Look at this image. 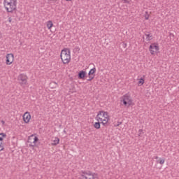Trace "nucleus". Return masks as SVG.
<instances>
[{
  "instance_id": "15",
  "label": "nucleus",
  "mask_w": 179,
  "mask_h": 179,
  "mask_svg": "<svg viewBox=\"0 0 179 179\" xmlns=\"http://www.w3.org/2000/svg\"><path fill=\"white\" fill-rule=\"evenodd\" d=\"M144 83H145V78H141L138 79V86H142L143 85Z\"/></svg>"
},
{
  "instance_id": "7",
  "label": "nucleus",
  "mask_w": 179,
  "mask_h": 179,
  "mask_svg": "<svg viewBox=\"0 0 179 179\" xmlns=\"http://www.w3.org/2000/svg\"><path fill=\"white\" fill-rule=\"evenodd\" d=\"M27 79L29 78L26 74L21 73L17 76V80L20 86H26L27 85Z\"/></svg>"
},
{
  "instance_id": "9",
  "label": "nucleus",
  "mask_w": 179,
  "mask_h": 179,
  "mask_svg": "<svg viewBox=\"0 0 179 179\" xmlns=\"http://www.w3.org/2000/svg\"><path fill=\"white\" fill-rule=\"evenodd\" d=\"M15 61V55L12 53H8L6 56V65H12Z\"/></svg>"
},
{
  "instance_id": "6",
  "label": "nucleus",
  "mask_w": 179,
  "mask_h": 179,
  "mask_svg": "<svg viewBox=\"0 0 179 179\" xmlns=\"http://www.w3.org/2000/svg\"><path fill=\"white\" fill-rule=\"evenodd\" d=\"M160 50V47L159 46L158 43H152L149 47V51L151 55H155V54H159Z\"/></svg>"
},
{
  "instance_id": "16",
  "label": "nucleus",
  "mask_w": 179,
  "mask_h": 179,
  "mask_svg": "<svg viewBox=\"0 0 179 179\" xmlns=\"http://www.w3.org/2000/svg\"><path fill=\"white\" fill-rule=\"evenodd\" d=\"M166 162V159L164 158H160L159 160H157L156 163L161 164L163 166L164 164V162Z\"/></svg>"
},
{
  "instance_id": "26",
  "label": "nucleus",
  "mask_w": 179,
  "mask_h": 179,
  "mask_svg": "<svg viewBox=\"0 0 179 179\" xmlns=\"http://www.w3.org/2000/svg\"><path fill=\"white\" fill-rule=\"evenodd\" d=\"M155 159H156V160H157V159H159V157H155Z\"/></svg>"
},
{
  "instance_id": "21",
  "label": "nucleus",
  "mask_w": 179,
  "mask_h": 179,
  "mask_svg": "<svg viewBox=\"0 0 179 179\" xmlns=\"http://www.w3.org/2000/svg\"><path fill=\"white\" fill-rule=\"evenodd\" d=\"M5 148L3 147V143L2 142H0V152H2L4 150Z\"/></svg>"
},
{
  "instance_id": "27",
  "label": "nucleus",
  "mask_w": 179,
  "mask_h": 179,
  "mask_svg": "<svg viewBox=\"0 0 179 179\" xmlns=\"http://www.w3.org/2000/svg\"><path fill=\"white\" fill-rule=\"evenodd\" d=\"M121 124V122L120 123H119V125Z\"/></svg>"
},
{
  "instance_id": "4",
  "label": "nucleus",
  "mask_w": 179,
  "mask_h": 179,
  "mask_svg": "<svg viewBox=\"0 0 179 179\" xmlns=\"http://www.w3.org/2000/svg\"><path fill=\"white\" fill-rule=\"evenodd\" d=\"M120 102L122 103V106L125 107H131V106H134V101L131 97V94H125L120 98Z\"/></svg>"
},
{
  "instance_id": "14",
  "label": "nucleus",
  "mask_w": 179,
  "mask_h": 179,
  "mask_svg": "<svg viewBox=\"0 0 179 179\" xmlns=\"http://www.w3.org/2000/svg\"><path fill=\"white\" fill-rule=\"evenodd\" d=\"M46 26L48 30H51V28L54 26V24L52 23V21L49 20L46 22Z\"/></svg>"
},
{
  "instance_id": "2",
  "label": "nucleus",
  "mask_w": 179,
  "mask_h": 179,
  "mask_svg": "<svg viewBox=\"0 0 179 179\" xmlns=\"http://www.w3.org/2000/svg\"><path fill=\"white\" fill-rule=\"evenodd\" d=\"M3 3L8 13H13L17 8V0H3Z\"/></svg>"
},
{
  "instance_id": "28",
  "label": "nucleus",
  "mask_w": 179,
  "mask_h": 179,
  "mask_svg": "<svg viewBox=\"0 0 179 179\" xmlns=\"http://www.w3.org/2000/svg\"><path fill=\"white\" fill-rule=\"evenodd\" d=\"M121 124V122L120 123H119V125Z\"/></svg>"
},
{
  "instance_id": "3",
  "label": "nucleus",
  "mask_w": 179,
  "mask_h": 179,
  "mask_svg": "<svg viewBox=\"0 0 179 179\" xmlns=\"http://www.w3.org/2000/svg\"><path fill=\"white\" fill-rule=\"evenodd\" d=\"M60 58L63 64H66L71 62V50L64 48L61 51Z\"/></svg>"
},
{
  "instance_id": "24",
  "label": "nucleus",
  "mask_w": 179,
  "mask_h": 179,
  "mask_svg": "<svg viewBox=\"0 0 179 179\" xmlns=\"http://www.w3.org/2000/svg\"><path fill=\"white\" fill-rule=\"evenodd\" d=\"M66 2H72V1H73V0H66Z\"/></svg>"
},
{
  "instance_id": "5",
  "label": "nucleus",
  "mask_w": 179,
  "mask_h": 179,
  "mask_svg": "<svg viewBox=\"0 0 179 179\" xmlns=\"http://www.w3.org/2000/svg\"><path fill=\"white\" fill-rule=\"evenodd\" d=\"M97 178V174L92 171L83 172L80 179H96Z\"/></svg>"
},
{
  "instance_id": "1",
  "label": "nucleus",
  "mask_w": 179,
  "mask_h": 179,
  "mask_svg": "<svg viewBox=\"0 0 179 179\" xmlns=\"http://www.w3.org/2000/svg\"><path fill=\"white\" fill-rule=\"evenodd\" d=\"M96 121L101 122L103 127H107L108 125V122H110V115L108 112L101 110L98 112L96 115Z\"/></svg>"
},
{
  "instance_id": "12",
  "label": "nucleus",
  "mask_w": 179,
  "mask_h": 179,
  "mask_svg": "<svg viewBox=\"0 0 179 179\" xmlns=\"http://www.w3.org/2000/svg\"><path fill=\"white\" fill-rule=\"evenodd\" d=\"M59 144V138L58 137H53L52 138V146H57V145Z\"/></svg>"
},
{
  "instance_id": "18",
  "label": "nucleus",
  "mask_w": 179,
  "mask_h": 179,
  "mask_svg": "<svg viewBox=\"0 0 179 179\" xmlns=\"http://www.w3.org/2000/svg\"><path fill=\"white\" fill-rule=\"evenodd\" d=\"M100 124H101V122H96L94 123V127L96 129H100Z\"/></svg>"
},
{
  "instance_id": "22",
  "label": "nucleus",
  "mask_w": 179,
  "mask_h": 179,
  "mask_svg": "<svg viewBox=\"0 0 179 179\" xmlns=\"http://www.w3.org/2000/svg\"><path fill=\"white\" fill-rule=\"evenodd\" d=\"M142 134H143V129H139L138 130V136H141V135H142Z\"/></svg>"
},
{
  "instance_id": "23",
  "label": "nucleus",
  "mask_w": 179,
  "mask_h": 179,
  "mask_svg": "<svg viewBox=\"0 0 179 179\" xmlns=\"http://www.w3.org/2000/svg\"><path fill=\"white\" fill-rule=\"evenodd\" d=\"M52 85H55V86H58V84L55 82H52L50 84V86L52 87Z\"/></svg>"
},
{
  "instance_id": "25",
  "label": "nucleus",
  "mask_w": 179,
  "mask_h": 179,
  "mask_svg": "<svg viewBox=\"0 0 179 179\" xmlns=\"http://www.w3.org/2000/svg\"><path fill=\"white\" fill-rule=\"evenodd\" d=\"M1 124H3V125H4V124H5V121L1 120Z\"/></svg>"
},
{
  "instance_id": "13",
  "label": "nucleus",
  "mask_w": 179,
  "mask_h": 179,
  "mask_svg": "<svg viewBox=\"0 0 179 179\" xmlns=\"http://www.w3.org/2000/svg\"><path fill=\"white\" fill-rule=\"evenodd\" d=\"M86 75H87L86 71H80L78 73V78L79 79H85Z\"/></svg>"
},
{
  "instance_id": "17",
  "label": "nucleus",
  "mask_w": 179,
  "mask_h": 179,
  "mask_svg": "<svg viewBox=\"0 0 179 179\" xmlns=\"http://www.w3.org/2000/svg\"><path fill=\"white\" fill-rule=\"evenodd\" d=\"M152 38L153 37L152 36V34H145V40L147 41H150V40H152Z\"/></svg>"
},
{
  "instance_id": "19",
  "label": "nucleus",
  "mask_w": 179,
  "mask_h": 179,
  "mask_svg": "<svg viewBox=\"0 0 179 179\" xmlns=\"http://www.w3.org/2000/svg\"><path fill=\"white\" fill-rule=\"evenodd\" d=\"M6 138V134L4 133L0 134V142H3V138Z\"/></svg>"
},
{
  "instance_id": "10",
  "label": "nucleus",
  "mask_w": 179,
  "mask_h": 179,
  "mask_svg": "<svg viewBox=\"0 0 179 179\" xmlns=\"http://www.w3.org/2000/svg\"><path fill=\"white\" fill-rule=\"evenodd\" d=\"M22 117L23 121L25 124H29V122H30V120H31V115H30L29 112H25Z\"/></svg>"
},
{
  "instance_id": "29",
  "label": "nucleus",
  "mask_w": 179,
  "mask_h": 179,
  "mask_svg": "<svg viewBox=\"0 0 179 179\" xmlns=\"http://www.w3.org/2000/svg\"><path fill=\"white\" fill-rule=\"evenodd\" d=\"M50 1H54V0H50Z\"/></svg>"
},
{
  "instance_id": "20",
  "label": "nucleus",
  "mask_w": 179,
  "mask_h": 179,
  "mask_svg": "<svg viewBox=\"0 0 179 179\" xmlns=\"http://www.w3.org/2000/svg\"><path fill=\"white\" fill-rule=\"evenodd\" d=\"M149 13H148V11L145 12V15H144V17L145 19V20H149Z\"/></svg>"
},
{
  "instance_id": "11",
  "label": "nucleus",
  "mask_w": 179,
  "mask_h": 179,
  "mask_svg": "<svg viewBox=\"0 0 179 179\" xmlns=\"http://www.w3.org/2000/svg\"><path fill=\"white\" fill-rule=\"evenodd\" d=\"M94 73H96V67H94L93 69H92L88 73L89 79L87 80L89 82L94 79V76H95Z\"/></svg>"
},
{
  "instance_id": "8",
  "label": "nucleus",
  "mask_w": 179,
  "mask_h": 179,
  "mask_svg": "<svg viewBox=\"0 0 179 179\" xmlns=\"http://www.w3.org/2000/svg\"><path fill=\"white\" fill-rule=\"evenodd\" d=\"M38 142V137L36 135L32 134L28 138V143L29 146L34 148Z\"/></svg>"
}]
</instances>
